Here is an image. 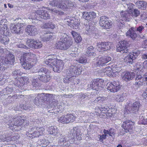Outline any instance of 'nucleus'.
<instances>
[{
    "instance_id": "1",
    "label": "nucleus",
    "mask_w": 147,
    "mask_h": 147,
    "mask_svg": "<svg viewBox=\"0 0 147 147\" xmlns=\"http://www.w3.org/2000/svg\"><path fill=\"white\" fill-rule=\"evenodd\" d=\"M7 118H5L4 121L8 125L9 128L13 131H19L22 127L27 126L29 123L28 121L22 119L21 117L13 118L9 117Z\"/></svg>"
},
{
    "instance_id": "2",
    "label": "nucleus",
    "mask_w": 147,
    "mask_h": 147,
    "mask_svg": "<svg viewBox=\"0 0 147 147\" xmlns=\"http://www.w3.org/2000/svg\"><path fill=\"white\" fill-rule=\"evenodd\" d=\"M23 67L26 70H29L32 66V62H36V55L31 53H24L21 56L20 59Z\"/></svg>"
},
{
    "instance_id": "3",
    "label": "nucleus",
    "mask_w": 147,
    "mask_h": 147,
    "mask_svg": "<svg viewBox=\"0 0 147 147\" xmlns=\"http://www.w3.org/2000/svg\"><path fill=\"white\" fill-rule=\"evenodd\" d=\"M49 4L63 10L71 8L74 6L72 0H49Z\"/></svg>"
},
{
    "instance_id": "4",
    "label": "nucleus",
    "mask_w": 147,
    "mask_h": 147,
    "mask_svg": "<svg viewBox=\"0 0 147 147\" xmlns=\"http://www.w3.org/2000/svg\"><path fill=\"white\" fill-rule=\"evenodd\" d=\"M66 34H64L60 38V40L57 43V47L60 49L65 50L69 48L72 45V42L70 39H67Z\"/></svg>"
},
{
    "instance_id": "5",
    "label": "nucleus",
    "mask_w": 147,
    "mask_h": 147,
    "mask_svg": "<svg viewBox=\"0 0 147 147\" xmlns=\"http://www.w3.org/2000/svg\"><path fill=\"white\" fill-rule=\"evenodd\" d=\"M37 72L39 74L38 78L44 82H47L51 79L50 72L47 69L42 67L39 69Z\"/></svg>"
},
{
    "instance_id": "6",
    "label": "nucleus",
    "mask_w": 147,
    "mask_h": 147,
    "mask_svg": "<svg viewBox=\"0 0 147 147\" xmlns=\"http://www.w3.org/2000/svg\"><path fill=\"white\" fill-rule=\"evenodd\" d=\"M140 105V103L138 101H136L132 105L129 103L125 107L124 113L128 114L129 113L136 114L139 110Z\"/></svg>"
},
{
    "instance_id": "7",
    "label": "nucleus",
    "mask_w": 147,
    "mask_h": 147,
    "mask_svg": "<svg viewBox=\"0 0 147 147\" xmlns=\"http://www.w3.org/2000/svg\"><path fill=\"white\" fill-rule=\"evenodd\" d=\"M1 59V62L0 63V70H5L7 67V64L9 63L13 64L15 61L14 56L12 55H8L6 57H3Z\"/></svg>"
},
{
    "instance_id": "8",
    "label": "nucleus",
    "mask_w": 147,
    "mask_h": 147,
    "mask_svg": "<svg viewBox=\"0 0 147 147\" xmlns=\"http://www.w3.org/2000/svg\"><path fill=\"white\" fill-rule=\"evenodd\" d=\"M81 73V70L80 67L76 65H72L67 70L66 75L75 77L77 76L80 74Z\"/></svg>"
},
{
    "instance_id": "9",
    "label": "nucleus",
    "mask_w": 147,
    "mask_h": 147,
    "mask_svg": "<svg viewBox=\"0 0 147 147\" xmlns=\"http://www.w3.org/2000/svg\"><path fill=\"white\" fill-rule=\"evenodd\" d=\"M50 16L48 11L44 10H40L36 12L34 19L40 21L42 19H48L50 18Z\"/></svg>"
},
{
    "instance_id": "10",
    "label": "nucleus",
    "mask_w": 147,
    "mask_h": 147,
    "mask_svg": "<svg viewBox=\"0 0 147 147\" xmlns=\"http://www.w3.org/2000/svg\"><path fill=\"white\" fill-rule=\"evenodd\" d=\"M30 130H29L28 134L32 135L31 136H29V137H32V138L38 137L39 136L42 135L45 130L44 128L43 127H35L34 128L32 127H30Z\"/></svg>"
},
{
    "instance_id": "11",
    "label": "nucleus",
    "mask_w": 147,
    "mask_h": 147,
    "mask_svg": "<svg viewBox=\"0 0 147 147\" xmlns=\"http://www.w3.org/2000/svg\"><path fill=\"white\" fill-rule=\"evenodd\" d=\"M103 82L102 79H95L90 84V87L96 91L102 90L103 89Z\"/></svg>"
},
{
    "instance_id": "12",
    "label": "nucleus",
    "mask_w": 147,
    "mask_h": 147,
    "mask_svg": "<svg viewBox=\"0 0 147 147\" xmlns=\"http://www.w3.org/2000/svg\"><path fill=\"white\" fill-rule=\"evenodd\" d=\"M140 53V52L137 51L130 53L126 56L124 59V61L127 63L132 64L135 62V59Z\"/></svg>"
},
{
    "instance_id": "13",
    "label": "nucleus",
    "mask_w": 147,
    "mask_h": 147,
    "mask_svg": "<svg viewBox=\"0 0 147 147\" xmlns=\"http://www.w3.org/2000/svg\"><path fill=\"white\" fill-rule=\"evenodd\" d=\"M76 119V116L73 114H67L62 116L58 120V121L63 123H68L74 122Z\"/></svg>"
},
{
    "instance_id": "14",
    "label": "nucleus",
    "mask_w": 147,
    "mask_h": 147,
    "mask_svg": "<svg viewBox=\"0 0 147 147\" xmlns=\"http://www.w3.org/2000/svg\"><path fill=\"white\" fill-rule=\"evenodd\" d=\"M135 85L139 86L142 85H147V73L142 76L141 75H137L135 79Z\"/></svg>"
},
{
    "instance_id": "15",
    "label": "nucleus",
    "mask_w": 147,
    "mask_h": 147,
    "mask_svg": "<svg viewBox=\"0 0 147 147\" xmlns=\"http://www.w3.org/2000/svg\"><path fill=\"white\" fill-rule=\"evenodd\" d=\"M107 90L113 92H117L121 87L119 82L117 81L109 82L107 84Z\"/></svg>"
},
{
    "instance_id": "16",
    "label": "nucleus",
    "mask_w": 147,
    "mask_h": 147,
    "mask_svg": "<svg viewBox=\"0 0 147 147\" xmlns=\"http://www.w3.org/2000/svg\"><path fill=\"white\" fill-rule=\"evenodd\" d=\"M99 24L101 26L105 29L110 28L112 24L111 21L109 20L108 18L105 16L100 18Z\"/></svg>"
},
{
    "instance_id": "17",
    "label": "nucleus",
    "mask_w": 147,
    "mask_h": 147,
    "mask_svg": "<svg viewBox=\"0 0 147 147\" xmlns=\"http://www.w3.org/2000/svg\"><path fill=\"white\" fill-rule=\"evenodd\" d=\"M111 58L109 57H99L97 59L94 65L96 66H102L111 61Z\"/></svg>"
},
{
    "instance_id": "18",
    "label": "nucleus",
    "mask_w": 147,
    "mask_h": 147,
    "mask_svg": "<svg viewBox=\"0 0 147 147\" xmlns=\"http://www.w3.org/2000/svg\"><path fill=\"white\" fill-rule=\"evenodd\" d=\"M112 44L110 42H102L97 43V48L99 51H105L111 48Z\"/></svg>"
},
{
    "instance_id": "19",
    "label": "nucleus",
    "mask_w": 147,
    "mask_h": 147,
    "mask_svg": "<svg viewBox=\"0 0 147 147\" xmlns=\"http://www.w3.org/2000/svg\"><path fill=\"white\" fill-rule=\"evenodd\" d=\"M129 44L127 40H123L119 42L117 46V51L122 53H126L127 51V48Z\"/></svg>"
},
{
    "instance_id": "20",
    "label": "nucleus",
    "mask_w": 147,
    "mask_h": 147,
    "mask_svg": "<svg viewBox=\"0 0 147 147\" xmlns=\"http://www.w3.org/2000/svg\"><path fill=\"white\" fill-rule=\"evenodd\" d=\"M134 123L129 120H126L123 122L121 127L124 129L126 133L129 132L132 133L133 131V126Z\"/></svg>"
},
{
    "instance_id": "21",
    "label": "nucleus",
    "mask_w": 147,
    "mask_h": 147,
    "mask_svg": "<svg viewBox=\"0 0 147 147\" xmlns=\"http://www.w3.org/2000/svg\"><path fill=\"white\" fill-rule=\"evenodd\" d=\"M25 26V23L18 22L16 24H11L10 28L12 33L18 34L22 32V28Z\"/></svg>"
},
{
    "instance_id": "22",
    "label": "nucleus",
    "mask_w": 147,
    "mask_h": 147,
    "mask_svg": "<svg viewBox=\"0 0 147 147\" xmlns=\"http://www.w3.org/2000/svg\"><path fill=\"white\" fill-rule=\"evenodd\" d=\"M83 18L89 22L92 21L96 16V13L94 12H84L83 13Z\"/></svg>"
},
{
    "instance_id": "23",
    "label": "nucleus",
    "mask_w": 147,
    "mask_h": 147,
    "mask_svg": "<svg viewBox=\"0 0 147 147\" xmlns=\"http://www.w3.org/2000/svg\"><path fill=\"white\" fill-rule=\"evenodd\" d=\"M53 66L52 69L55 72L59 73L63 69V64L61 60H58L57 59L55 64Z\"/></svg>"
},
{
    "instance_id": "24",
    "label": "nucleus",
    "mask_w": 147,
    "mask_h": 147,
    "mask_svg": "<svg viewBox=\"0 0 147 147\" xmlns=\"http://www.w3.org/2000/svg\"><path fill=\"white\" fill-rule=\"evenodd\" d=\"M37 29L36 27L34 26L29 25L26 29V32L29 35L34 36L37 34Z\"/></svg>"
},
{
    "instance_id": "25",
    "label": "nucleus",
    "mask_w": 147,
    "mask_h": 147,
    "mask_svg": "<svg viewBox=\"0 0 147 147\" xmlns=\"http://www.w3.org/2000/svg\"><path fill=\"white\" fill-rule=\"evenodd\" d=\"M57 61L56 57L53 55L49 56L45 62L47 65L51 67L52 69Z\"/></svg>"
},
{
    "instance_id": "26",
    "label": "nucleus",
    "mask_w": 147,
    "mask_h": 147,
    "mask_svg": "<svg viewBox=\"0 0 147 147\" xmlns=\"http://www.w3.org/2000/svg\"><path fill=\"white\" fill-rule=\"evenodd\" d=\"M45 98L44 94H38L35 97L34 102V104L38 106L42 104Z\"/></svg>"
},
{
    "instance_id": "27",
    "label": "nucleus",
    "mask_w": 147,
    "mask_h": 147,
    "mask_svg": "<svg viewBox=\"0 0 147 147\" xmlns=\"http://www.w3.org/2000/svg\"><path fill=\"white\" fill-rule=\"evenodd\" d=\"M28 79L26 77H24L22 78V79L18 78V79L16 80L14 82L15 85L18 87H21L24 84H25L26 82V83L29 82Z\"/></svg>"
},
{
    "instance_id": "28",
    "label": "nucleus",
    "mask_w": 147,
    "mask_h": 147,
    "mask_svg": "<svg viewBox=\"0 0 147 147\" xmlns=\"http://www.w3.org/2000/svg\"><path fill=\"white\" fill-rule=\"evenodd\" d=\"M126 36L133 40H135L137 37V34L136 32V28L131 27L126 33Z\"/></svg>"
},
{
    "instance_id": "29",
    "label": "nucleus",
    "mask_w": 147,
    "mask_h": 147,
    "mask_svg": "<svg viewBox=\"0 0 147 147\" xmlns=\"http://www.w3.org/2000/svg\"><path fill=\"white\" fill-rule=\"evenodd\" d=\"M78 129V127H75L71 130L70 133L69 134V140H71L73 141L75 140V138L76 134H78L79 131Z\"/></svg>"
},
{
    "instance_id": "30",
    "label": "nucleus",
    "mask_w": 147,
    "mask_h": 147,
    "mask_svg": "<svg viewBox=\"0 0 147 147\" xmlns=\"http://www.w3.org/2000/svg\"><path fill=\"white\" fill-rule=\"evenodd\" d=\"M88 113L85 111H82L80 112V117L78 121L79 122H85L88 119Z\"/></svg>"
},
{
    "instance_id": "31",
    "label": "nucleus",
    "mask_w": 147,
    "mask_h": 147,
    "mask_svg": "<svg viewBox=\"0 0 147 147\" xmlns=\"http://www.w3.org/2000/svg\"><path fill=\"white\" fill-rule=\"evenodd\" d=\"M121 19L122 21H129L131 19L130 14L127 11H123L120 13Z\"/></svg>"
},
{
    "instance_id": "32",
    "label": "nucleus",
    "mask_w": 147,
    "mask_h": 147,
    "mask_svg": "<svg viewBox=\"0 0 147 147\" xmlns=\"http://www.w3.org/2000/svg\"><path fill=\"white\" fill-rule=\"evenodd\" d=\"M135 74L131 72H126L123 77V79L126 81L132 80L134 77Z\"/></svg>"
},
{
    "instance_id": "33",
    "label": "nucleus",
    "mask_w": 147,
    "mask_h": 147,
    "mask_svg": "<svg viewBox=\"0 0 147 147\" xmlns=\"http://www.w3.org/2000/svg\"><path fill=\"white\" fill-rule=\"evenodd\" d=\"M49 133L51 134L57 135L59 133V131L56 126H51L48 129Z\"/></svg>"
},
{
    "instance_id": "34",
    "label": "nucleus",
    "mask_w": 147,
    "mask_h": 147,
    "mask_svg": "<svg viewBox=\"0 0 147 147\" xmlns=\"http://www.w3.org/2000/svg\"><path fill=\"white\" fill-rule=\"evenodd\" d=\"M9 30L6 24H4L3 25L0 26V33L1 34L7 35L9 34Z\"/></svg>"
},
{
    "instance_id": "35",
    "label": "nucleus",
    "mask_w": 147,
    "mask_h": 147,
    "mask_svg": "<svg viewBox=\"0 0 147 147\" xmlns=\"http://www.w3.org/2000/svg\"><path fill=\"white\" fill-rule=\"evenodd\" d=\"M69 138L65 135H60L58 140L59 143L60 144V145H66V144H65V143L69 142Z\"/></svg>"
},
{
    "instance_id": "36",
    "label": "nucleus",
    "mask_w": 147,
    "mask_h": 147,
    "mask_svg": "<svg viewBox=\"0 0 147 147\" xmlns=\"http://www.w3.org/2000/svg\"><path fill=\"white\" fill-rule=\"evenodd\" d=\"M73 76L71 77V76H67L63 79V82L65 83H71V84H73L76 83L75 82V80H76Z\"/></svg>"
},
{
    "instance_id": "37",
    "label": "nucleus",
    "mask_w": 147,
    "mask_h": 147,
    "mask_svg": "<svg viewBox=\"0 0 147 147\" xmlns=\"http://www.w3.org/2000/svg\"><path fill=\"white\" fill-rule=\"evenodd\" d=\"M49 142L48 140L44 139L38 140L37 142V145L40 146L41 147H45L48 145Z\"/></svg>"
},
{
    "instance_id": "38",
    "label": "nucleus",
    "mask_w": 147,
    "mask_h": 147,
    "mask_svg": "<svg viewBox=\"0 0 147 147\" xmlns=\"http://www.w3.org/2000/svg\"><path fill=\"white\" fill-rule=\"evenodd\" d=\"M94 49V47L92 46H90L87 49V51L86 54L88 56H91L92 57H94L96 56L95 53L93 52V50Z\"/></svg>"
},
{
    "instance_id": "39",
    "label": "nucleus",
    "mask_w": 147,
    "mask_h": 147,
    "mask_svg": "<svg viewBox=\"0 0 147 147\" xmlns=\"http://www.w3.org/2000/svg\"><path fill=\"white\" fill-rule=\"evenodd\" d=\"M52 33H49V32H46V34L44 37L42 38V40L44 42L49 41L51 39H52L53 38H54V36L53 35Z\"/></svg>"
},
{
    "instance_id": "40",
    "label": "nucleus",
    "mask_w": 147,
    "mask_h": 147,
    "mask_svg": "<svg viewBox=\"0 0 147 147\" xmlns=\"http://www.w3.org/2000/svg\"><path fill=\"white\" fill-rule=\"evenodd\" d=\"M136 4L137 7L141 9H145L146 6V3L143 1H137L136 3Z\"/></svg>"
},
{
    "instance_id": "41",
    "label": "nucleus",
    "mask_w": 147,
    "mask_h": 147,
    "mask_svg": "<svg viewBox=\"0 0 147 147\" xmlns=\"http://www.w3.org/2000/svg\"><path fill=\"white\" fill-rule=\"evenodd\" d=\"M105 73L108 76L113 77L114 76V73L112 70V69L110 67H108L105 68Z\"/></svg>"
},
{
    "instance_id": "42",
    "label": "nucleus",
    "mask_w": 147,
    "mask_h": 147,
    "mask_svg": "<svg viewBox=\"0 0 147 147\" xmlns=\"http://www.w3.org/2000/svg\"><path fill=\"white\" fill-rule=\"evenodd\" d=\"M55 25H54L52 22H49L43 24L42 26V27L43 28H50L53 29L55 28Z\"/></svg>"
},
{
    "instance_id": "43",
    "label": "nucleus",
    "mask_w": 147,
    "mask_h": 147,
    "mask_svg": "<svg viewBox=\"0 0 147 147\" xmlns=\"http://www.w3.org/2000/svg\"><path fill=\"white\" fill-rule=\"evenodd\" d=\"M115 97L116 100L118 102H122L125 99V95L123 94L121 95H117Z\"/></svg>"
},
{
    "instance_id": "44",
    "label": "nucleus",
    "mask_w": 147,
    "mask_h": 147,
    "mask_svg": "<svg viewBox=\"0 0 147 147\" xmlns=\"http://www.w3.org/2000/svg\"><path fill=\"white\" fill-rule=\"evenodd\" d=\"M58 104V101L57 100L53 99L52 101L49 103V106H47V107L49 108H54L57 106Z\"/></svg>"
},
{
    "instance_id": "45",
    "label": "nucleus",
    "mask_w": 147,
    "mask_h": 147,
    "mask_svg": "<svg viewBox=\"0 0 147 147\" xmlns=\"http://www.w3.org/2000/svg\"><path fill=\"white\" fill-rule=\"evenodd\" d=\"M35 40L30 39L27 40L26 42V44L30 47L32 48H34Z\"/></svg>"
},
{
    "instance_id": "46",
    "label": "nucleus",
    "mask_w": 147,
    "mask_h": 147,
    "mask_svg": "<svg viewBox=\"0 0 147 147\" xmlns=\"http://www.w3.org/2000/svg\"><path fill=\"white\" fill-rule=\"evenodd\" d=\"M105 99L106 98L104 97L99 96L94 100V102L96 103H102L105 100Z\"/></svg>"
},
{
    "instance_id": "47",
    "label": "nucleus",
    "mask_w": 147,
    "mask_h": 147,
    "mask_svg": "<svg viewBox=\"0 0 147 147\" xmlns=\"http://www.w3.org/2000/svg\"><path fill=\"white\" fill-rule=\"evenodd\" d=\"M34 49H38L41 48L42 46L41 42L38 40H35Z\"/></svg>"
},
{
    "instance_id": "48",
    "label": "nucleus",
    "mask_w": 147,
    "mask_h": 147,
    "mask_svg": "<svg viewBox=\"0 0 147 147\" xmlns=\"http://www.w3.org/2000/svg\"><path fill=\"white\" fill-rule=\"evenodd\" d=\"M123 6L127 9V10H130L133 9L134 5L132 3H125L123 4Z\"/></svg>"
},
{
    "instance_id": "49",
    "label": "nucleus",
    "mask_w": 147,
    "mask_h": 147,
    "mask_svg": "<svg viewBox=\"0 0 147 147\" xmlns=\"http://www.w3.org/2000/svg\"><path fill=\"white\" fill-rule=\"evenodd\" d=\"M87 59L86 57H81L77 60L78 62L80 63H84L87 62Z\"/></svg>"
},
{
    "instance_id": "50",
    "label": "nucleus",
    "mask_w": 147,
    "mask_h": 147,
    "mask_svg": "<svg viewBox=\"0 0 147 147\" xmlns=\"http://www.w3.org/2000/svg\"><path fill=\"white\" fill-rule=\"evenodd\" d=\"M140 13V11L138 10L135 9L131 13V15L134 18L136 17L139 15Z\"/></svg>"
},
{
    "instance_id": "51",
    "label": "nucleus",
    "mask_w": 147,
    "mask_h": 147,
    "mask_svg": "<svg viewBox=\"0 0 147 147\" xmlns=\"http://www.w3.org/2000/svg\"><path fill=\"white\" fill-rule=\"evenodd\" d=\"M5 36H3V39L1 43L4 45H7L8 43L9 40L8 37L7 35H5Z\"/></svg>"
},
{
    "instance_id": "52",
    "label": "nucleus",
    "mask_w": 147,
    "mask_h": 147,
    "mask_svg": "<svg viewBox=\"0 0 147 147\" xmlns=\"http://www.w3.org/2000/svg\"><path fill=\"white\" fill-rule=\"evenodd\" d=\"M22 73L21 72L20 70H16L12 72V74L13 76H21Z\"/></svg>"
},
{
    "instance_id": "53",
    "label": "nucleus",
    "mask_w": 147,
    "mask_h": 147,
    "mask_svg": "<svg viewBox=\"0 0 147 147\" xmlns=\"http://www.w3.org/2000/svg\"><path fill=\"white\" fill-rule=\"evenodd\" d=\"M100 110L103 113H107L109 111V108L108 107H101L100 109Z\"/></svg>"
},
{
    "instance_id": "54",
    "label": "nucleus",
    "mask_w": 147,
    "mask_h": 147,
    "mask_svg": "<svg viewBox=\"0 0 147 147\" xmlns=\"http://www.w3.org/2000/svg\"><path fill=\"white\" fill-rule=\"evenodd\" d=\"M144 29V26H140L136 28V31L140 33L142 32V31Z\"/></svg>"
},
{
    "instance_id": "55",
    "label": "nucleus",
    "mask_w": 147,
    "mask_h": 147,
    "mask_svg": "<svg viewBox=\"0 0 147 147\" xmlns=\"http://www.w3.org/2000/svg\"><path fill=\"white\" fill-rule=\"evenodd\" d=\"M38 80L34 79L32 80V85L34 87H38L39 86V83Z\"/></svg>"
},
{
    "instance_id": "56",
    "label": "nucleus",
    "mask_w": 147,
    "mask_h": 147,
    "mask_svg": "<svg viewBox=\"0 0 147 147\" xmlns=\"http://www.w3.org/2000/svg\"><path fill=\"white\" fill-rule=\"evenodd\" d=\"M9 138L7 139L6 138H5L4 134L0 136V141L4 142L5 141L8 142L9 141Z\"/></svg>"
},
{
    "instance_id": "57",
    "label": "nucleus",
    "mask_w": 147,
    "mask_h": 147,
    "mask_svg": "<svg viewBox=\"0 0 147 147\" xmlns=\"http://www.w3.org/2000/svg\"><path fill=\"white\" fill-rule=\"evenodd\" d=\"M74 39L75 40L76 42L77 43H78L81 41L82 38L81 36L79 34L78 36H77V37H75Z\"/></svg>"
},
{
    "instance_id": "58",
    "label": "nucleus",
    "mask_w": 147,
    "mask_h": 147,
    "mask_svg": "<svg viewBox=\"0 0 147 147\" xmlns=\"http://www.w3.org/2000/svg\"><path fill=\"white\" fill-rule=\"evenodd\" d=\"M11 133L9 132V133H8V134H6L5 135L4 134V136H5V138H9V141L12 140V139L11 138Z\"/></svg>"
},
{
    "instance_id": "59",
    "label": "nucleus",
    "mask_w": 147,
    "mask_h": 147,
    "mask_svg": "<svg viewBox=\"0 0 147 147\" xmlns=\"http://www.w3.org/2000/svg\"><path fill=\"white\" fill-rule=\"evenodd\" d=\"M18 47L19 48H24L25 49H28V48L26 45L22 44H19L18 46Z\"/></svg>"
},
{
    "instance_id": "60",
    "label": "nucleus",
    "mask_w": 147,
    "mask_h": 147,
    "mask_svg": "<svg viewBox=\"0 0 147 147\" xmlns=\"http://www.w3.org/2000/svg\"><path fill=\"white\" fill-rule=\"evenodd\" d=\"M78 133V134H76L75 138L78 140H80L82 139V137H81V135H80V131H79Z\"/></svg>"
},
{
    "instance_id": "61",
    "label": "nucleus",
    "mask_w": 147,
    "mask_h": 147,
    "mask_svg": "<svg viewBox=\"0 0 147 147\" xmlns=\"http://www.w3.org/2000/svg\"><path fill=\"white\" fill-rule=\"evenodd\" d=\"M99 140L100 142H102L104 139H105L106 138V135L105 134H102V135H100Z\"/></svg>"
},
{
    "instance_id": "62",
    "label": "nucleus",
    "mask_w": 147,
    "mask_h": 147,
    "mask_svg": "<svg viewBox=\"0 0 147 147\" xmlns=\"http://www.w3.org/2000/svg\"><path fill=\"white\" fill-rule=\"evenodd\" d=\"M114 130V129L112 128H111L109 129V136H112L113 135H114L115 134Z\"/></svg>"
},
{
    "instance_id": "63",
    "label": "nucleus",
    "mask_w": 147,
    "mask_h": 147,
    "mask_svg": "<svg viewBox=\"0 0 147 147\" xmlns=\"http://www.w3.org/2000/svg\"><path fill=\"white\" fill-rule=\"evenodd\" d=\"M71 33L73 37L74 38V39L75 38V37H77V36H78L79 34L78 33L74 31H71Z\"/></svg>"
},
{
    "instance_id": "64",
    "label": "nucleus",
    "mask_w": 147,
    "mask_h": 147,
    "mask_svg": "<svg viewBox=\"0 0 147 147\" xmlns=\"http://www.w3.org/2000/svg\"><path fill=\"white\" fill-rule=\"evenodd\" d=\"M142 96L145 99H147V90L144 91L142 94Z\"/></svg>"
}]
</instances>
